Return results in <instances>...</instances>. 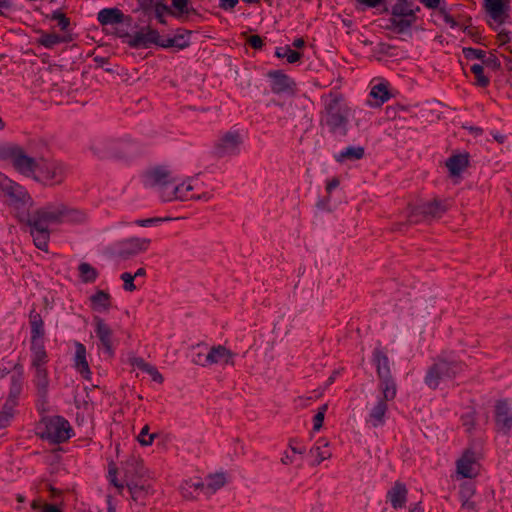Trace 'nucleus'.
<instances>
[{
	"instance_id": "nucleus-19",
	"label": "nucleus",
	"mask_w": 512,
	"mask_h": 512,
	"mask_svg": "<svg viewBox=\"0 0 512 512\" xmlns=\"http://www.w3.org/2000/svg\"><path fill=\"white\" fill-rule=\"evenodd\" d=\"M173 177L170 170L164 167H156L146 172L144 176V184L147 187L153 188L156 192L164 186L167 181Z\"/></svg>"
},
{
	"instance_id": "nucleus-56",
	"label": "nucleus",
	"mask_w": 512,
	"mask_h": 512,
	"mask_svg": "<svg viewBox=\"0 0 512 512\" xmlns=\"http://www.w3.org/2000/svg\"><path fill=\"white\" fill-rule=\"evenodd\" d=\"M475 493V489L471 484H464L460 487L461 500L470 499Z\"/></svg>"
},
{
	"instance_id": "nucleus-33",
	"label": "nucleus",
	"mask_w": 512,
	"mask_h": 512,
	"mask_svg": "<svg viewBox=\"0 0 512 512\" xmlns=\"http://www.w3.org/2000/svg\"><path fill=\"white\" fill-rule=\"evenodd\" d=\"M87 220V214L79 209L64 205L62 223L82 224Z\"/></svg>"
},
{
	"instance_id": "nucleus-15",
	"label": "nucleus",
	"mask_w": 512,
	"mask_h": 512,
	"mask_svg": "<svg viewBox=\"0 0 512 512\" xmlns=\"http://www.w3.org/2000/svg\"><path fill=\"white\" fill-rule=\"evenodd\" d=\"M125 43L132 48H148L152 44L159 46V33L155 29L146 27L134 34L125 35Z\"/></svg>"
},
{
	"instance_id": "nucleus-35",
	"label": "nucleus",
	"mask_w": 512,
	"mask_h": 512,
	"mask_svg": "<svg viewBox=\"0 0 512 512\" xmlns=\"http://www.w3.org/2000/svg\"><path fill=\"white\" fill-rule=\"evenodd\" d=\"M200 492L204 493V482L197 480H187L181 485V493L183 497L187 499H193L197 495H199Z\"/></svg>"
},
{
	"instance_id": "nucleus-44",
	"label": "nucleus",
	"mask_w": 512,
	"mask_h": 512,
	"mask_svg": "<svg viewBox=\"0 0 512 512\" xmlns=\"http://www.w3.org/2000/svg\"><path fill=\"white\" fill-rule=\"evenodd\" d=\"M78 270L82 281L85 283H92L98 277L96 269L88 263H81Z\"/></svg>"
},
{
	"instance_id": "nucleus-61",
	"label": "nucleus",
	"mask_w": 512,
	"mask_h": 512,
	"mask_svg": "<svg viewBox=\"0 0 512 512\" xmlns=\"http://www.w3.org/2000/svg\"><path fill=\"white\" fill-rule=\"evenodd\" d=\"M146 371L150 374L153 381L162 383L163 382V376L162 374L155 368V367H148Z\"/></svg>"
},
{
	"instance_id": "nucleus-36",
	"label": "nucleus",
	"mask_w": 512,
	"mask_h": 512,
	"mask_svg": "<svg viewBox=\"0 0 512 512\" xmlns=\"http://www.w3.org/2000/svg\"><path fill=\"white\" fill-rule=\"evenodd\" d=\"M310 454L315 457L317 465L322 461L329 459L331 457V452L328 449V442L325 439H319L311 448Z\"/></svg>"
},
{
	"instance_id": "nucleus-34",
	"label": "nucleus",
	"mask_w": 512,
	"mask_h": 512,
	"mask_svg": "<svg viewBox=\"0 0 512 512\" xmlns=\"http://www.w3.org/2000/svg\"><path fill=\"white\" fill-rule=\"evenodd\" d=\"M90 300L93 310L97 312H105L111 305L110 295L102 290L97 291L94 295H92Z\"/></svg>"
},
{
	"instance_id": "nucleus-59",
	"label": "nucleus",
	"mask_w": 512,
	"mask_h": 512,
	"mask_svg": "<svg viewBox=\"0 0 512 512\" xmlns=\"http://www.w3.org/2000/svg\"><path fill=\"white\" fill-rule=\"evenodd\" d=\"M249 45L254 49H261L264 45L262 38L259 35H252L248 39Z\"/></svg>"
},
{
	"instance_id": "nucleus-24",
	"label": "nucleus",
	"mask_w": 512,
	"mask_h": 512,
	"mask_svg": "<svg viewBox=\"0 0 512 512\" xmlns=\"http://www.w3.org/2000/svg\"><path fill=\"white\" fill-rule=\"evenodd\" d=\"M87 352L86 347L80 343H75V356H74V366L76 370L87 380L91 378V371L89 368V364L87 361Z\"/></svg>"
},
{
	"instance_id": "nucleus-12",
	"label": "nucleus",
	"mask_w": 512,
	"mask_h": 512,
	"mask_svg": "<svg viewBox=\"0 0 512 512\" xmlns=\"http://www.w3.org/2000/svg\"><path fill=\"white\" fill-rule=\"evenodd\" d=\"M511 0H483V9L489 17L488 23L502 25L509 16Z\"/></svg>"
},
{
	"instance_id": "nucleus-4",
	"label": "nucleus",
	"mask_w": 512,
	"mask_h": 512,
	"mask_svg": "<svg viewBox=\"0 0 512 512\" xmlns=\"http://www.w3.org/2000/svg\"><path fill=\"white\" fill-rule=\"evenodd\" d=\"M90 150L98 158L126 159L133 156L137 149L134 144L127 141L101 139L93 141Z\"/></svg>"
},
{
	"instance_id": "nucleus-6",
	"label": "nucleus",
	"mask_w": 512,
	"mask_h": 512,
	"mask_svg": "<svg viewBox=\"0 0 512 512\" xmlns=\"http://www.w3.org/2000/svg\"><path fill=\"white\" fill-rule=\"evenodd\" d=\"M42 425L41 437L50 443H63L71 437V425L61 416L46 417L42 420Z\"/></svg>"
},
{
	"instance_id": "nucleus-25",
	"label": "nucleus",
	"mask_w": 512,
	"mask_h": 512,
	"mask_svg": "<svg viewBox=\"0 0 512 512\" xmlns=\"http://www.w3.org/2000/svg\"><path fill=\"white\" fill-rule=\"evenodd\" d=\"M188 31H179L173 37H162L159 35V46L163 48L176 47L179 50L185 49L190 45Z\"/></svg>"
},
{
	"instance_id": "nucleus-2",
	"label": "nucleus",
	"mask_w": 512,
	"mask_h": 512,
	"mask_svg": "<svg viewBox=\"0 0 512 512\" xmlns=\"http://www.w3.org/2000/svg\"><path fill=\"white\" fill-rule=\"evenodd\" d=\"M64 211V204L51 203L38 209L28 219L30 234L33 238L35 246L47 252L50 240V224H61Z\"/></svg>"
},
{
	"instance_id": "nucleus-42",
	"label": "nucleus",
	"mask_w": 512,
	"mask_h": 512,
	"mask_svg": "<svg viewBox=\"0 0 512 512\" xmlns=\"http://www.w3.org/2000/svg\"><path fill=\"white\" fill-rule=\"evenodd\" d=\"M275 55L278 58H286L290 64L296 63L301 59V53L292 50L290 46L278 47L275 51Z\"/></svg>"
},
{
	"instance_id": "nucleus-52",
	"label": "nucleus",
	"mask_w": 512,
	"mask_h": 512,
	"mask_svg": "<svg viewBox=\"0 0 512 512\" xmlns=\"http://www.w3.org/2000/svg\"><path fill=\"white\" fill-rule=\"evenodd\" d=\"M194 364L196 365H199V366H202V367H207L209 366V358H208V351L207 352H203V351H198L196 352L193 356H192V360H191Z\"/></svg>"
},
{
	"instance_id": "nucleus-18",
	"label": "nucleus",
	"mask_w": 512,
	"mask_h": 512,
	"mask_svg": "<svg viewBox=\"0 0 512 512\" xmlns=\"http://www.w3.org/2000/svg\"><path fill=\"white\" fill-rule=\"evenodd\" d=\"M95 334L100 341V347L108 356L114 353V336L113 330L103 319L96 317L94 319Z\"/></svg>"
},
{
	"instance_id": "nucleus-13",
	"label": "nucleus",
	"mask_w": 512,
	"mask_h": 512,
	"mask_svg": "<svg viewBox=\"0 0 512 512\" xmlns=\"http://www.w3.org/2000/svg\"><path fill=\"white\" fill-rule=\"evenodd\" d=\"M395 397L396 395H393L392 397H386L385 393L381 392L375 403H373L368 408L366 423L373 428L383 426L386 421L388 402L393 401Z\"/></svg>"
},
{
	"instance_id": "nucleus-17",
	"label": "nucleus",
	"mask_w": 512,
	"mask_h": 512,
	"mask_svg": "<svg viewBox=\"0 0 512 512\" xmlns=\"http://www.w3.org/2000/svg\"><path fill=\"white\" fill-rule=\"evenodd\" d=\"M495 424L498 431L507 434L512 429V407L507 400H498L495 404Z\"/></svg>"
},
{
	"instance_id": "nucleus-43",
	"label": "nucleus",
	"mask_w": 512,
	"mask_h": 512,
	"mask_svg": "<svg viewBox=\"0 0 512 512\" xmlns=\"http://www.w3.org/2000/svg\"><path fill=\"white\" fill-rule=\"evenodd\" d=\"M16 406L4 403L0 410V429L10 425L15 415Z\"/></svg>"
},
{
	"instance_id": "nucleus-54",
	"label": "nucleus",
	"mask_w": 512,
	"mask_h": 512,
	"mask_svg": "<svg viewBox=\"0 0 512 512\" xmlns=\"http://www.w3.org/2000/svg\"><path fill=\"white\" fill-rule=\"evenodd\" d=\"M33 509H38L40 512H62L56 505L53 504H40L37 501H33L31 504Z\"/></svg>"
},
{
	"instance_id": "nucleus-38",
	"label": "nucleus",
	"mask_w": 512,
	"mask_h": 512,
	"mask_svg": "<svg viewBox=\"0 0 512 512\" xmlns=\"http://www.w3.org/2000/svg\"><path fill=\"white\" fill-rule=\"evenodd\" d=\"M416 17L394 16L392 15L390 22L392 27L398 33L405 32L415 22Z\"/></svg>"
},
{
	"instance_id": "nucleus-47",
	"label": "nucleus",
	"mask_w": 512,
	"mask_h": 512,
	"mask_svg": "<svg viewBox=\"0 0 512 512\" xmlns=\"http://www.w3.org/2000/svg\"><path fill=\"white\" fill-rule=\"evenodd\" d=\"M47 19L53 20L57 22V26L61 31H66L70 25L69 18L66 17L64 13L60 10L53 11L50 15L46 16Z\"/></svg>"
},
{
	"instance_id": "nucleus-27",
	"label": "nucleus",
	"mask_w": 512,
	"mask_h": 512,
	"mask_svg": "<svg viewBox=\"0 0 512 512\" xmlns=\"http://www.w3.org/2000/svg\"><path fill=\"white\" fill-rule=\"evenodd\" d=\"M97 19L102 25H115L123 22L124 14L117 8H104Z\"/></svg>"
},
{
	"instance_id": "nucleus-50",
	"label": "nucleus",
	"mask_w": 512,
	"mask_h": 512,
	"mask_svg": "<svg viewBox=\"0 0 512 512\" xmlns=\"http://www.w3.org/2000/svg\"><path fill=\"white\" fill-rule=\"evenodd\" d=\"M120 278L124 282L123 288L125 291L133 292L136 290V285L134 284L135 276L129 272H124Z\"/></svg>"
},
{
	"instance_id": "nucleus-1",
	"label": "nucleus",
	"mask_w": 512,
	"mask_h": 512,
	"mask_svg": "<svg viewBox=\"0 0 512 512\" xmlns=\"http://www.w3.org/2000/svg\"><path fill=\"white\" fill-rule=\"evenodd\" d=\"M320 125L335 137H345L348 133L353 110L344 95L330 91L320 98Z\"/></svg>"
},
{
	"instance_id": "nucleus-16",
	"label": "nucleus",
	"mask_w": 512,
	"mask_h": 512,
	"mask_svg": "<svg viewBox=\"0 0 512 512\" xmlns=\"http://www.w3.org/2000/svg\"><path fill=\"white\" fill-rule=\"evenodd\" d=\"M480 471V464L471 450L463 452L456 461V474L458 478H475Z\"/></svg>"
},
{
	"instance_id": "nucleus-30",
	"label": "nucleus",
	"mask_w": 512,
	"mask_h": 512,
	"mask_svg": "<svg viewBox=\"0 0 512 512\" xmlns=\"http://www.w3.org/2000/svg\"><path fill=\"white\" fill-rule=\"evenodd\" d=\"M446 166L451 176H459L468 166V157L463 154L454 155L447 160Z\"/></svg>"
},
{
	"instance_id": "nucleus-53",
	"label": "nucleus",
	"mask_w": 512,
	"mask_h": 512,
	"mask_svg": "<svg viewBox=\"0 0 512 512\" xmlns=\"http://www.w3.org/2000/svg\"><path fill=\"white\" fill-rule=\"evenodd\" d=\"M463 54L465 58L469 60L482 59L485 57V51L476 48H464Z\"/></svg>"
},
{
	"instance_id": "nucleus-21",
	"label": "nucleus",
	"mask_w": 512,
	"mask_h": 512,
	"mask_svg": "<svg viewBox=\"0 0 512 512\" xmlns=\"http://www.w3.org/2000/svg\"><path fill=\"white\" fill-rule=\"evenodd\" d=\"M407 495L408 489L406 485L400 481H396L387 491L386 499L395 510H398L405 507Z\"/></svg>"
},
{
	"instance_id": "nucleus-28",
	"label": "nucleus",
	"mask_w": 512,
	"mask_h": 512,
	"mask_svg": "<svg viewBox=\"0 0 512 512\" xmlns=\"http://www.w3.org/2000/svg\"><path fill=\"white\" fill-rule=\"evenodd\" d=\"M31 343L44 342V323L40 314L32 311L30 313Z\"/></svg>"
},
{
	"instance_id": "nucleus-3",
	"label": "nucleus",
	"mask_w": 512,
	"mask_h": 512,
	"mask_svg": "<svg viewBox=\"0 0 512 512\" xmlns=\"http://www.w3.org/2000/svg\"><path fill=\"white\" fill-rule=\"evenodd\" d=\"M463 368V363L457 360L454 355H442L429 368L425 377V383L430 388L435 389L441 381L454 378Z\"/></svg>"
},
{
	"instance_id": "nucleus-37",
	"label": "nucleus",
	"mask_w": 512,
	"mask_h": 512,
	"mask_svg": "<svg viewBox=\"0 0 512 512\" xmlns=\"http://www.w3.org/2000/svg\"><path fill=\"white\" fill-rule=\"evenodd\" d=\"M370 96L375 100L373 105L380 106L390 99L387 83H379L372 87Z\"/></svg>"
},
{
	"instance_id": "nucleus-55",
	"label": "nucleus",
	"mask_w": 512,
	"mask_h": 512,
	"mask_svg": "<svg viewBox=\"0 0 512 512\" xmlns=\"http://www.w3.org/2000/svg\"><path fill=\"white\" fill-rule=\"evenodd\" d=\"M163 221H164V219H162V218L152 217V218H147V219H138L135 221V224L138 226H141V227H152V226H156V225L160 224Z\"/></svg>"
},
{
	"instance_id": "nucleus-32",
	"label": "nucleus",
	"mask_w": 512,
	"mask_h": 512,
	"mask_svg": "<svg viewBox=\"0 0 512 512\" xmlns=\"http://www.w3.org/2000/svg\"><path fill=\"white\" fill-rule=\"evenodd\" d=\"M226 483V476L224 473L211 474L204 482V494H213L218 489L222 488Z\"/></svg>"
},
{
	"instance_id": "nucleus-39",
	"label": "nucleus",
	"mask_w": 512,
	"mask_h": 512,
	"mask_svg": "<svg viewBox=\"0 0 512 512\" xmlns=\"http://www.w3.org/2000/svg\"><path fill=\"white\" fill-rule=\"evenodd\" d=\"M66 41L67 39L64 36H60L56 33H42L38 39V43L47 49H51L55 45Z\"/></svg>"
},
{
	"instance_id": "nucleus-62",
	"label": "nucleus",
	"mask_w": 512,
	"mask_h": 512,
	"mask_svg": "<svg viewBox=\"0 0 512 512\" xmlns=\"http://www.w3.org/2000/svg\"><path fill=\"white\" fill-rule=\"evenodd\" d=\"M323 421H324V415L322 414V412H317L313 418L314 430L318 431L322 427Z\"/></svg>"
},
{
	"instance_id": "nucleus-31",
	"label": "nucleus",
	"mask_w": 512,
	"mask_h": 512,
	"mask_svg": "<svg viewBox=\"0 0 512 512\" xmlns=\"http://www.w3.org/2000/svg\"><path fill=\"white\" fill-rule=\"evenodd\" d=\"M419 209L424 217L429 218H440L447 210L446 206L439 201L424 203Z\"/></svg>"
},
{
	"instance_id": "nucleus-63",
	"label": "nucleus",
	"mask_w": 512,
	"mask_h": 512,
	"mask_svg": "<svg viewBox=\"0 0 512 512\" xmlns=\"http://www.w3.org/2000/svg\"><path fill=\"white\" fill-rule=\"evenodd\" d=\"M339 184H340L339 179L336 177L328 179L326 181V191L328 193H331L334 189H336L339 186Z\"/></svg>"
},
{
	"instance_id": "nucleus-58",
	"label": "nucleus",
	"mask_w": 512,
	"mask_h": 512,
	"mask_svg": "<svg viewBox=\"0 0 512 512\" xmlns=\"http://www.w3.org/2000/svg\"><path fill=\"white\" fill-rule=\"evenodd\" d=\"M109 480L111 484H113L114 487H116L118 491L121 493L122 490L124 489V485L117 480L116 469L109 470Z\"/></svg>"
},
{
	"instance_id": "nucleus-22",
	"label": "nucleus",
	"mask_w": 512,
	"mask_h": 512,
	"mask_svg": "<svg viewBox=\"0 0 512 512\" xmlns=\"http://www.w3.org/2000/svg\"><path fill=\"white\" fill-rule=\"evenodd\" d=\"M271 79V90L275 94H282L286 92H292L294 82L289 76L280 71H271L268 73Z\"/></svg>"
},
{
	"instance_id": "nucleus-11",
	"label": "nucleus",
	"mask_w": 512,
	"mask_h": 512,
	"mask_svg": "<svg viewBox=\"0 0 512 512\" xmlns=\"http://www.w3.org/2000/svg\"><path fill=\"white\" fill-rule=\"evenodd\" d=\"M150 244L149 238L130 237L116 244V254L122 259H128L146 252Z\"/></svg>"
},
{
	"instance_id": "nucleus-57",
	"label": "nucleus",
	"mask_w": 512,
	"mask_h": 512,
	"mask_svg": "<svg viewBox=\"0 0 512 512\" xmlns=\"http://www.w3.org/2000/svg\"><path fill=\"white\" fill-rule=\"evenodd\" d=\"M357 6H361L362 8H375L382 4L384 0H355Z\"/></svg>"
},
{
	"instance_id": "nucleus-14",
	"label": "nucleus",
	"mask_w": 512,
	"mask_h": 512,
	"mask_svg": "<svg viewBox=\"0 0 512 512\" xmlns=\"http://www.w3.org/2000/svg\"><path fill=\"white\" fill-rule=\"evenodd\" d=\"M9 157L13 167L27 177H34L38 160L28 156L23 149L14 147L10 150Z\"/></svg>"
},
{
	"instance_id": "nucleus-8",
	"label": "nucleus",
	"mask_w": 512,
	"mask_h": 512,
	"mask_svg": "<svg viewBox=\"0 0 512 512\" xmlns=\"http://www.w3.org/2000/svg\"><path fill=\"white\" fill-rule=\"evenodd\" d=\"M373 361L376 365L377 375L380 379L379 389L385 393L386 397L396 395V384L391 376L388 356L380 349L373 352Z\"/></svg>"
},
{
	"instance_id": "nucleus-23",
	"label": "nucleus",
	"mask_w": 512,
	"mask_h": 512,
	"mask_svg": "<svg viewBox=\"0 0 512 512\" xmlns=\"http://www.w3.org/2000/svg\"><path fill=\"white\" fill-rule=\"evenodd\" d=\"M32 382L37 390V394L43 400L46 399L50 384L49 374L47 367L34 368Z\"/></svg>"
},
{
	"instance_id": "nucleus-7",
	"label": "nucleus",
	"mask_w": 512,
	"mask_h": 512,
	"mask_svg": "<svg viewBox=\"0 0 512 512\" xmlns=\"http://www.w3.org/2000/svg\"><path fill=\"white\" fill-rule=\"evenodd\" d=\"M0 191L5 197L8 198L9 204L16 208L29 207L32 205V198L27 190L20 184L9 179L1 172Z\"/></svg>"
},
{
	"instance_id": "nucleus-64",
	"label": "nucleus",
	"mask_w": 512,
	"mask_h": 512,
	"mask_svg": "<svg viewBox=\"0 0 512 512\" xmlns=\"http://www.w3.org/2000/svg\"><path fill=\"white\" fill-rule=\"evenodd\" d=\"M462 504L461 507L464 510L467 511H476V504L475 502L471 501L470 499L461 500Z\"/></svg>"
},
{
	"instance_id": "nucleus-46",
	"label": "nucleus",
	"mask_w": 512,
	"mask_h": 512,
	"mask_svg": "<svg viewBox=\"0 0 512 512\" xmlns=\"http://www.w3.org/2000/svg\"><path fill=\"white\" fill-rule=\"evenodd\" d=\"M471 72L475 76V84L480 87H487L490 83L489 77L484 74V69L481 64L475 63L470 68Z\"/></svg>"
},
{
	"instance_id": "nucleus-26",
	"label": "nucleus",
	"mask_w": 512,
	"mask_h": 512,
	"mask_svg": "<svg viewBox=\"0 0 512 512\" xmlns=\"http://www.w3.org/2000/svg\"><path fill=\"white\" fill-rule=\"evenodd\" d=\"M31 369L45 368L49 361L44 342L31 343Z\"/></svg>"
},
{
	"instance_id": "nucleus-10",
	"label": "nucleus",
	"mask_w": 512,
	"mask_h": 512,
	"mask_svg": "<svg viewBox=\"0 0 512 512\" xmlns=\"http://www.w3.org/2000/svg\"><path fill=\"white\" fill-rule=\"evenodd\" d=\"M242 142L238 132L228 131L215 140L212 153L217 158L237 156L240 154Z\"/></svg>"
},
{
	"instance_id": "nucleus-51",
	"label": "nucleus",
	"mask_w": 512,
	"mask_h": 512,
	"mask_svg": "<svg viewBox=\"0 0 512 512\" xmlns=\"http://www.w3.org/2000/svg\"><path fill=\"white\" fill-rule=\"evenodd\" d=\"M189 0H172V7L175 9V16L188 13Z\"/></svg>"
},
{
	"instance_id": "nucleus-45",
	"label": "nucleus",
	"mask_w": 512,
	"mask_h": 512,
	"mask_svg": "<svg viewBox=\"0 0 512 512\" xmlns=\"http://www.w3.org/2000/svg\"><path fill=\"white\" fill-rule=\"evenodd\" d=\"M176 179L174 176L167 181L164 186H161V189L157 191L160 198L165 202L175 201V194L173 192V188L175 187Z\"/></svg>"
},
{
	"instance_id": "nucleus-5",
	"label": "nucleus",
	"mask_w": 512,
	"mask_h": 512,
	"mask_svg": "<svg viewBox=\"0 0 512 512\" xmlns=\"http://www.w3.org/2000/svg\"><path fill=\"white\" fill-rule=\"evenodd\" d=\"M67 175L65 165L55 159H38L33 179L47 186L62 183Z\"/></svg>"
},
{
	"instance_id": "nucleus-9",
	"label": "nucleus",
	"mask_w": 512,
	"mask_h": 512,
	"mask_svg": "<svg viewBox=\"0 0 512 512\" xmlns=\"http://www.w3.org/2000/svg\"><path fill=\"white\" fill-rule=\"evenodd\" d=\"M203 183L196 178L188 179L182 183L175 182L173 192L175 200H201L208 202L213 198L211 191H204L202 189Z\"/></svg>"
},
{
	"instance_id": "nucleus-48",
	"label": "nucleus",
	"mask_w": 512,
	"mask_h": 512,
	"mask_svg": "<svg viewBox=\"0 0 512 512\" xmlns=\"http://www.w3.org/2000/svg\"><path fill=\"white\" fill-rule=\"evenodd\" d=\"M156 434L150 433L149 425H144L141 429L139 435L137 436V440L141 446H150L152 445Z\"/></svg>"
},
{
	"instance_id": "nucleus-40",
	"label": "nucleus",
	"mask_w": 512,
	"mask_h": 512,
	"mask_svg": "<svg viewBox=\"0 0 512 512\" xmlns=\"http://www.w3.org/2000/svg\"><path fill=\"white\" fill-rule=\"evenodd\" d=\"M392 15L394 16H405V17H416L414 9L409 0H398L392 7Z\"/></svg>"
},
{
	"instance_id": "nucleus-60",
	"label": "nucleus",
	"mask_w": 512,
	"mask_h": 512,
	"mask_svg": "<svg viewBox=\"0 0 512 512\" xmlns=\"http://www.w3.org/2000/svg\"><path fill=\"white\" fill-rule=\"evenodd\" d=\"M239 0H219V8L224 11L232 10L237 4Z\"/></svg>"
},
{
	"instance_id": "nucleus-41",
	"label": "nucleus",
	"mask_w": 512,
	"mask_h": 512,
	"mask_svg": "<svg viewBox=\"0 0 512 512\" xmlns=\"http://www.w3.org/2000/svg\"><path fill=\"white\" fill-rule=\"evenodd\" d=\"M364 156V149L360 146H350L340 152L336 157L338 161L343 160H359Z\"/></svg>"
},
{
	"instance_id": "nucleus-29",
	"label": "nucleus",
	"mask_w": 512,
	"mask_h": 512,
	"mask_svg": "<svg viewBox=\"0 0 512 512\" xmlns=\"http://www.w3.org/2000/svg\"><path fill=\"white\" fill-rule=\"evenodd\" d=\"M22 378L21 372L11 377L10 390L5 403L18 406L19 396L22 391Z\"/></svg>"
},
{
	"instance_id": "nucleus-49",
	"label": "nucleus",
	"mask_w": 512,
	"mask_h": 512,
	"mask_svg": "<svg viewBox=\"0 0 512 512\" xmlns=\"http://www.w3.org/2000/svg\"><path fill=\"white\" fill-rule=\"evenodd\" d=\"M154 9H155V14H156V17L157 19L159 20L160 23L162 24H165L166 21L164 19V16L166 14H171V15H176L174 13V11H172L170 9V7H168L165 3H163L162 1H157L154 5Z\"/></svg>"
},
{
	"instance_id": "nucleus-20",
	"label": "nucleus",
	"mask_w": 512,
	"mask_h": 512,
	"mask_svg": "<svg viewBox=\"0 0 512 512\" xmlns=\"http://www.w3.org/2000/svg\"><path fill=\"white\" fill-rule=\"evenodd\" d=\"M208 350L209 366L210 365H234L235 354L227 349L223 345H216L210 348L205 347Z\"/></svg>"
}]
</instances>
